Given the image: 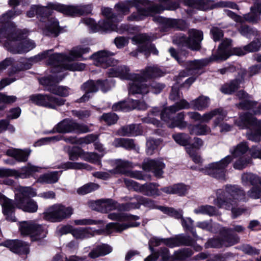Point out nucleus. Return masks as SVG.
Segmentation results:
<instances>
[{
    "instance_id": "nucleus-1",
    "label": "nucleus",
    "mask_w": 261,
    "mask_h": 261,
    "mask_svg": "<svg viewBox=\"0 0 261 261\" xmlns=\"http://www.w3.org/2000/svg\"><path fill=\"white\" fill-rule=\"evenodd\" d=\"M90 50L88 47L76 46L73 47L67 56L64 54H52L53 49L46 50L28 59L22 60L19 66H17V70L30 69L33 63L48 58L46 63L50 66L51 72L53 73H60L66 70L81 71L85 69V65L82 63H71V61L82 57Z\"/></svg>"
},
{
    "instance_id": "nucleus-2",
    "label": "nucleus",
    "mask_w": 261,
    "mask_h": 261,
    "mask_svg": "<svg viewBox=\"0 0 261 261\" xmlns=\"http://www.w3.org/2000/svg\"><path fill=\"white\" fill-rule=\"evenodd\" d=\"M248 145L246 142H242L237 146L229 149L231 155H228L219 162L210 164L201 171L205 174L221 180L226 179V168L234 158H238L233 164V168L237 170H242L251 163V158L245 155L248 150Z\"/></svg>"
},
{
    "instance_id": "nucleus-3",
    "label": "nucleus",
    "mask_w": 261,
    "mask_h": 261,
    "mask_svg": "<svg viewBox=\"0 0 261 261\" xmlns=\"http://www.w3.org/2000/svg\"><path fill=\"white\" fill-rule=\"evenodd\" d=\"M115 62L110 63L107 70V74L109 77H119L121 79L127 80L130 82L128 84L129 94L134 95L136 93H146L148 88L144 85L140 86L138 84L137 79H145L146 78L160 75L161 71L156 68H145L138 73H129V69L125 66L119 65L117 60Z\"/></svg>"
},
{
    "instance_id": "nucleus-4",
    "label": "nucleus",
    "mask_w": 261,
    "mask_h": 261,
    "mask_svg": "<svg viewBox=\"0 0 261 261\" xmlns=\"http://www.w3.org/2000/svg\"><path fill=\"white\" fill-rule=\"evenodd\" d=\"M15 194V202L4 197L2 199V211L7 220L15 222L14 216L15 206L28 213L37 212L38 206L37 202L31 197L36 195L35 191L30 187H19Z\"/></svg>"
},
{
    "instance_id": "nucleus-5",
    "label": "nucleus",
    "mask_w": 261,
    "mask_h": 261,
    "mask_svg": "<svg viewBox=\"0 0 261 261\" xmlns=\"http://www.w3.org/2000/svg\"><path fill=\"white\" fill-rule=\"evenodd\" d=\"M109 218L121 222H127V223H110L103 229H95L92 227L79 228L74 229L72 236L76 239L84 240L91 238L95 234H101L103 233L108 234L114 232H120L129 227H137L140 225L137 222H132L139 219L137 216L128 214L111 213L108 215Z\"/></svg>"
},
{
    "instance_id": "nucleus-6",
    "label": "nucleus",
    "mask_w": 261,
    "mask_h": 261,
    "mask_svg": "<svg viewBox=\"0 0 261 261\" xmlns=\"http://www.w3.org/2000/svg\"><path fill=\"white\" fill-rule=\"evenodd\" d=\"M224 189H218L216 191L217 198L214 203L219 208L231 211V217L236 219L245 213L247 209L236 207L238 203L246 202L248 198L244 190L236 185H226Z\"/></svg>"
},
{
    "instance_id": "nucleus-7",
    "label": "nucleus",
    "mask_w": 261,
    "mask_h": 261,
    "mask_svg": "<svg viewBox=\"0 0 261 261\" xmlns=\"http://www.w3.org/2000/svg\"><path fill=\"white\" fill-rule=\"evenodd\" d=\"M101 13L106 19L100 20L96 23L91 18H86L83 22L88 26L93 32L116 31L122 34L124 31H129V27L126 24H121L118 27L117 23L122 20V16L116 15L112 12L111 8L103 7L101 8Z\"/></svg>"
},
{
    "instance_id": "nucleus-8",
    "label": "nucleus",
    "mask_w": 261,
    "mask_h": 261,
    "mask_svg": "<svg viewBox=\"0 0 261 261\" xmlns=\"http://www.w3.org/2000/svg\"><path fill=\"white\" fill-rule=\"evenodd\" d=\"M29 32L27 29H17L14 28L7 35L4 40L5 46L13 54L26 53L36 46L35 43L28 38Z\"/></svg>"
},
{
    "instance_id": "nucleus-9",
    "label": "nucleus",
    "mask_w": 261,
    "mask_h": 261,
    "mask_svg": "<svg viewBox=\"0 0 261 261\" xmlns=\"http://www.w3.org/2000/svg\"><path fill=\"white\" fill-rule=\"evenodd\" d=\"M160 3L159 5H153L147 8H142L145 0H138V7H135L136 12L133 13L127 17L128 21H138L142 20L146 16L160 13L164 10L174 11L179 7L178 2H173L172 0H158Z\"/></svg>"
},
{
    "instance_id": "nucleus-10",
    "label": "nucleus",
    "mask_w": 261,
    "mask_h": 261,
    "mask_svg": "<svg viewBox=\"0 0 261 261\" xmlns=\"http://www.w3.org/2000/svg\"><path fill=\"white\" fill-rule=\"evenodd\" d=\"M50 4L57 3H50L46 7L33 5L27 12V15L28 17L31 18L36 15L42 22H45L47 19L48 22L43 30V33L46 36L57 37L60 33L59 22L54 18H49L53 12L52 10H55L49 6Z\"/></svg>"
},
{
    "instance_id": "nucleus-11",
    "label": "nucleus",
    "mask_w": 261,
    "mask_h": 261,
    "mask_svg": "<svg viewBox=\"0 0 261 261\" xmlns=\"http://www.w3.org/2000/svg\"><path fill=\"white\" fill-rule=\"evenodd\" d=\"M261 46V41L256 39L252 41L243 48H232L230 39H225L221 42L218 48L217 59L226 60L230 56H242L250 52L256 51Z\"/></svg>"
},
{
    "instance_id": "nucleus-12",
    "label": "nucleus",
    "mask_w": 261,
    "mask_h": 261,
    "mask_svg": "<svg viewBox=\"0 0 261 261\" xmlns=\"http://www.w3.org/2000/svg\"><path fill=\"white\" fill-rule=\"evenodd\" d=\"M235 124L240 129H247L246 137L248 139L258 142L261 137V120H258L251 114L244 113L240 116Z\"/></svg>"
},
{
    "instance_id": "nucleus-13",
    "label": "nucleus",
    "mask_w": 261,
    "mask_h": 261,
    "mask_svg": "<svg viewBox=\"0 0 261 261\" xmlns=\"http://www.w3.org/2000/svg\"><path fill=\"white\" fill-rule=\"evenodd\" d=\"M171 55L182 66L185 67L187 70L191 72L192 73H197L198 70L201 69L212 61H223V59H217L218 50L215 54H213L210 58H204L200 60L186 61L179 57L176 50L171 47L169 50Z\"/></svg>"
},
{
    "instance_id": "nucleus-14",
    "label": "nucleus",
    "mask_w": 261,
    "mask_h": 261,
    "mask_svg": "<svg viewBox=\"0 0 261 261\" xmlns=\"http://www.w3.org/2000/svg\"><path fill=\"white\" fill-rule=\"evenodd\" d=\"M188 37L181 34L175 36L173 40L174 43L179 47H186L193 50L200 49V43L203 39L202 32L191 29L188 31Z\"/></svg>"
},
{
    "instance_id": "nucleus-15",
    "label": "nucleus",
    "mask_w": 261,
    "mask_h": 261,
    "mask_svg": "<svg viewBox=\"0 0 261 261\" xmlns=\"http://www.w3.org/2000/svg\"><path fill=\"white\" fill-rule=\"evenodd\" d=\"M72 214L73 209L71 207L57 203L48 207L43 213V215L46 220L59 222L69 218Z\"/></svg>"
},
{
    "instance_id": "nucleus-16",
    "label": "nucleus",
    "mask_w": 261,
    "mask_h": 261,
    "mask_svg": "<svg viewBox=\"0 0 261 261\" xmlns=\"http://www.w3.org/2000/svg\"><path fill=\"white\" fill-rule=\"evenodd\" d=\"M90 131V128L88 125L83 123H77L72 119L66 118L54 126L52 132L63 134H84Z\"/></svg>"
},
{
    "instance_id": "nucleus-17",
    "label": "nucleus",
    "mask_w": 261,
    "mask_h": 261,
    "mask_svg": "<svg viewBox=\"0 0 261 261\" xmlns=\"http://www.w3.org/2000/svg\"><path fill=\"white\" fill-rule=\"evenodd\" d=\"M66 76L65 74H60L59 75H50L40 79L41 85L46 86V90L56 95L62 97H66L70 94V88L66 86H59L56 85L61 81Z\"/></svg>"
},
{
    "instance_id": "nucleus-18",
    "label": "nucleus",
    "mask_w": 261,
    "mask_h": 261,
    "mask_svg": "<svg viewBox=\"0 0 261 261\" xmlns=\"http://www.w3.org/2000/svg\"><path fill=\"white\" fill-rule=\"evenodd\" d=\"M210 104V98L207 96L201 95L191 101L190 102H189L186 99H182L173 105L170 109L174 112L182 109H189L190 108L201 111L208 108Z\"/></svg>"
},
{
    "instance_id": "nucleus-19",
    "label": "nucleus",
    "mask_w": 261,
    "mask_h": 261,
    "mask_svg": "<svg viewBox=\"0 0 261 261\" xmlns=\"http://www.w3.org/2000/svg\"><path fill=\"white\" fill-rule=\"evenodd\" d=\"M19 230L24 236L29 235L34 240H39L46 236L45 226L34 221H23L20 223Z\"/></svg>"
},
{
    "instance_id": "nucleus-20",
    "label": "nucleus",
    "mask_w": 261,
    "mask_h": 261,
    "mask_svg": "<svg viewBox=\"0 0 261 261\" xmlns=\"http://www.w3.org/2000/svg\"><path fill=\"white\" fill-rule=\"evenodd\" d=\"M21 10L15 9L7 11L0 17V42H4L7 34L14 28L11 20L21 13Z\"/></svg>"
},
{
    "instance_id": "nucleus-21",
    "label": "nucleus",
    "mask_w": 261,
    "mask_h": 261,
    "mask_svg": "<svg viewBox=\"0 0 261 261\" xmlns=\"http://www.w3.org/2000/svg\"><path fill=\"white\" fill-rule=\"evenodd\" d=\"M172 106L168 107L161 115V119L166 122L168 127L170 128L178 127L183 129L186 127L188 128L189 124L185 121V113L180 112L175 117H172V114L176 112L170 109Z\"/></svg>"
},
{
    "instance_id": "nucleus-22",
    "label": "nucleus",
    "mask_w": 261,
    "mask_h": 261,
    "mask_svg": "<svg viewBox=\"0 0 261 261\" xmlns=\"http://www.w3.org/2000/svg\"><path fill=\"white\" fill-rule=\"evenodd\" d=\"M110 88L108 80L88 81L81 86V89L85 91V94L79 99V102L87 101L91 96L90 94L97 92L99 89L103 92H106Z\"/></svg>"
},
{
    "instance_id": "nucleus-23",
    "label": "nucleus",
    "mask_w": 261,
    "mask_h": 261,
    "mask_svg": "<svg viewBox=\"0 0 261 261\" xmlns=\"http://www.w3.org/2000/svg\"><path fill=\"white\" fill-rule=\"evenodd\" d=\"M30 100L36 105L54 109L57 106L63 105L66 101L62 98L42 94H33L30 96Z\"/></svg>"
},
{
    "instance_id": "nucleus-24",
    "label": "nucleus",
    "mask_w": 261,
    "mask_h": 261,
    "mask_svg": "<svg viewBox=\"0 0 261 261\" xmlns=\"http://www.w3.org/2000/svg\"><path fill=\"white\" fill-rule=\"evenodd\" d=\"M132 40L134 44L138 45V51L143 53L146 57L150 53L158 55L159 51L154 44L151 43V38L146 34H140L134 36Z\"/></svg>"
},
{
    "instance_id": "nucleus-25",
    "label": "nucleus",
    "mask_w": 261,
    "mask_h": 261,
    "mask_svg": "<svg viewBox=\"0 0 261 261\" xmlns=\"http://www.w3.org/2000/svg\"><path fill=\"white\" fill-rule=\"evenodd\" d=\"M160 209L164 213L170 216L174 217L176 219L181 218V225L184 229L191 232L196 240L199 239V237L196 233V230L194 228V221L189 217L183 218L182 211H177L174 210L173 208L165 206H161Z\"/></svg>"
},
{
    "instance_id": "nucleus-26",
    "label": "nucleus",
    "mask_w": 261,
    "mask_h": 261,
    "mask_svg": "<svg viewBox=\"0 0 261 261\" xmlns=\"http://www.w3.org/2000/svg\"><path fill=\"white\" fill-rule=\"evenodd\" d=\"M49 6L55 10L67 15H83L90 13L92 11L91 5L66 6L60 4H50Z\"/></svg>"
},
{
    "instance_id": "nucleus-27",
    "label": "nucleus",
    "mask_w": 261,
    "mask_h": 261,
    "mask_svg": "<svg viewBox=\"0 0 261 261\" xmlns=\"http://www.w3.org/2000/svg\"><path fill=\"white\" fill-rule=\"evenodd\" d=\"M126 200L130 202L122 205L121 208L126 211L133 209L139 208L141 205L149 208H158L161 206L157 207L154 201L142 196L136 195L134 197H127Z\"/></svg>"
},
{
    "instance_id": "nucleus-28",
    "label": "nucleus",
    "mask_w": 261,
    "mask_h": 261,
    "mask_svg": "<svg viewBox=\"0 0 261 261\" xmlns=\"http://www.w3.org/2000/svg\"><path fill=\"white\" fill-rule=\"evenodd\" d=\"M142 167L145 171L152 172L156 177L162 178L165 164L161 159L155 160L146 159L143 162Z\"/></svg>"
},
{
    "instance_id": "nucleus-29",
    "label": "nucleus",
    "mask_w": 261,
    "mask_h": 261,
    "mask_svg": "<svg viewBox=\"0 0 261 261\" xmlns=\"http://www.w3.org/2000/svg\"><path fill=\"white\" fill-rule=\"evenodd\" d=\"M114 55V53L103 50L93 54L90 58L93 60L94 64L96 66L107 68L110 63L115 62V60L111 57Z\"/></svg>"
},
{
    "instance_id": "nucleus-30",
    "label": "nucleus",
    "mask_w": 261,
    "mask_h": 261,
    "mask_svg": "<svg viewBox=\"0 0 261 261\" xmlns=\"http://www.w3.org/2000/svg\"><path fill=\"white\" fill-rule=\"evenodd\" d=\"M149 67L156 68L157 69H158L161 71V72L160 73V75L150 77H148V78H146V79H143H143H141V80L137 79V83H138V84L139 85V86L141 85H145L148 88V91L146 93H136L135 94H139L144 95V94H146L148 93L149 92H151L154 94H159L165 88V85L162 83H158L156 82H153L151 83L150 86H148L146 84L144 83L145 81H146L148 80H149V79H151L152 78L162 76L165 74V73L160 68H159L157 66H147L146 68H149Z\"/></svg>"
},
{
    "instance_id": "nucleus-31",
    "label": "nucleus",
    "mask_w": 261,
    "mask_h": 261,
    "mask_svg": "<svg viewBox=\"0 0 261 261\" xmlns=\"http://www.w3.org/2000/svg\"><path fill=\"white\" fill-rule=\"evenodd\" d=\"M163 243L170 248H174L182 245L191 246L193 245L194 241L191 237L179 234L173 237L164 239Z\"/></svg>"
},
{
    "instance_id": "nucleus-32",
    "label": "nucleus",
    "mask_w": 261,
    "mask_h": 261,
    "mask_svg": "<svg viewBox=\"0 0 261 261\" xmlns=\"http://www.w3.org/2000/svg\"><path fill=\"white\" fill-rule=\"evenodd\" d=\"M0 246L9 248L11 251L19 255L27 254L29 252L28 244L19 240H7L0 243Z\"/></svg>"
},
{
    "instance_id": "nucleus-33",
    "label": "nucleus",
    "mask_w": 261,
    "mask_h": 261,
    "mask_svg": "<svg viewBox=\"0 0 261 261\" xmlns=\"http://www.w3.org/2000/svg\"><path fill=\"white\" fill-rule=\"evenodd\" d=\"M227 114V112L222 108L215 109L201 115V122L207 123L214 117L217 116V118L214 120V124L216 126L224 119Z\"/></svg>"
},
{
    "instance_id": "nucleus-34",
    "label": "nucleus",
    "mask_w": 261,
    "mask_h": 261,
    "mask_svg": "<svg viewBox=\"0 0 261 261\" xmlns=\"http://www.w3.org/2000/svg\"><path fill=\"white\" fill-rule=\"evenodd\" d=\"M95 204L97 207L95 208V210L102 213H107L116 208L120 211H124L121 208L123 204H119L117 202L110 199L98 200L95 201Z\"/></svg>"
},
{
    "instance_id": "nucleus-35",
    "label": "nucleus",
    "mask_w": 261,
    "mask_h": 261,
    "mask_svg": "<svg viewBox=\"0 0 261 261\" xmlns=\"http://www.w3.org/2000/svg\"><path fill=\"white\" fill-rule=\"evenodd\" d=\"M254 5L250 8V12L243 15V22L255 23H257L260 19L259 4H261V0H253Z\"/></svg>"
},
{
    "instance_id": "nucleus-36",
    "label": "nucleus",
    "mask_w": 261,
    "mask_h": 261,
    "mask_svg": "<svg viewBox=\"0 0 261 261\" xmlns=\"http://www.w3.org/2000/svg\"><path fill=\"white\" fill-rule=\"evenodd\" d=\"M190 8L200 10H206L214 8L212 0H179Z\"/></svg>"
},
{
    "instance_id": "nucleus-37",
    "label": "nucleus",
    "mask_w": 261,
    "mask_h": 261,
    "mask_svg": "<svg viewBox=\"0 0 261 261\" xmlns=\"http://www.w3.org/2000/svg\"><path fill=\"white\" fill-rule=\"evenodd\" d=\"M153 19L154 21L164 23L168 28L184 30L187 27L186 21L182 19L166 18L160 16L155 17Z\"/></svg>"
},
{
    "instance_id": "nucleus-38",
    "label": "nucleus",
    "mask_w": 261,
    "mask_h": 261,
    "mask_svg": "<svg viewBox=\"0 0 261 261\" xmlns=\"http://www.w3.org/2000/svg\"><path fill=\"white\" fill-rule=\"evenodd\" d=\"M111 164L112 166L115 167L114 169L110 170V172L113 173L114 175L125 174L126 169L133 167V164L132 162L121 159L112 160Z\"/></svg>"
},
{
    "instance_id": "nucleus-39",
    "label": "nucleus",
    "mask_w": 261,
    "mask_h": 261,
    "mask_svg": "<svg viewBox=\"0 0 261 261\" xmlns=\"http://www.w3.org/2000/svg\"><path fill=\"white\" fill-rule=\"evenodd\" d=\"M239 238L238 236H233L231 238H228L227 244H224L223 241L218 238H213L209 239L207 242L205 244L204 247L205 248H220L223 245L226 246H232L239 242Z\"/></svg>"
},
{
    "instance_id": "nucleus-40",
    "label": "nucleus",
    "mask_w": 261,
    "mask_h": 261,
    "mask_svg": "<svg viewBox=\"0 0 261 261\" xmlns=\"http://www.w3.org/2000/svg\"><path fill=\"white\" fill-rule=\"evenodd\" d=\"M31 152V150L29 149L21 150L11 148L7 150L6 154L8 156L14 158L18 162H26L28 161Z\"/></svg>"
},
{
    "instance_id": "nucleus-41",
    "label": "nucleus",
    "mask_w": 261,
    "mask_h": 261,
    "mask_svg": "<svg viewBox=\"0 0 261 261\" xmlns=\"http://www.w3.org/2000/svg\"><path fill=\"white\" fill-rule=\"evenodd\" d=\"M138 0H125L121 1L115 6L116 10L122 15H125L130 12L131 8L138 7Z\"/></svg>"
},
{
    "instance_id": "nucleus-42",
    "label": "nucleus",
    "mask_w": 261,
    "mask_h": 261,
    "mask_svg": "<svg viewBox=\"0 0 261 261\" xmlns=\"http://www.w3.org/2000/svg\"><path fill=\"white\" fill-rule=\"evenodd\" d=\"M62 173V171H53L42 174L38 179V181L41 184H54L59 180Z\"/></svg>"
},
{
    "instance_id": "nucleus-43",
    "label": "nucleus",
    "mask_w": 261,
    "mask_h": 261,
    "mask_svg": "<svg viewBox=\"0 0 261 261\" xmlns=\"http://www.w3.org/2000/svg\"><path fill=\"white\" fill-rule=\"evenodd\" d=\"M188 130L192 135H206L211 132V128L206 124L199 123L197 124H189Z\"/></svg>"
},
{
    "instance_id": "nucleus-44",
    "label": "nucleus",
    "mask_w": 261,
    "mask_h": 261,
    "mask_svg": "<svg viewBox=\"0 0 261 261\" xmlns=\"http://www.w3.org/2000/svg\"><path fill=\"white\" fill-rule=\"evenodd\" d=\"M242 183L244 186L251 185L253 186L259 184L261 186V177L250 172L242 174L241 177Z\"/></svg>"
},
{
    "instance_id": "nucleus-45",
    "label": "nucleus",
    "mask_w": 261,
    "mask_h": 261,
    "mask_svg": "<svg viewBox=\"0 0 261 261\" xmlns=\"http://www.w3.org/2000/svg\"><path fill=\"white\" fill-rule=\"evenodd\" d=\"M159 185L156 183L149 182L143 184V194L147 196H158L161 195L159 189Z\"/></svg>"
},
{
    "instance_id": "nucleus-46",
    "label": "nucleus",
    "mask_w": 261,
    "mask_h": 261,
    "mask_svg": "<svg viewBox=\"0 0 261 261\" xmlns=\"http://www.w3.org/2000/svg\"><path fill=\"white\" fill-rule=\"evenodd\" d=\"M160 256L162 257V261L168 260L170 257L169 249L166 247H161L157 252H154L147 256L144 261H155Z\"/></svg>"
},
{
    "instance_id": "nucleus-47",
    "label": "nucleus",
    "mask_w": 261,
    "mask_h": 261,
    "mask_svg": "<svg viewBox=\"0 0 261 261\" xmlns=\"http://www.w3.org/2000/svg\"><path fill=\"white\" fill-rule=\"evenodd\" d=\"M112 251V248L106 244H102L97 246L89 253V256L92 258H95L100 256L106 255Z\"/></svg>"
},
{
    "instance_id": "nucleus-48",
    "label": "nucleus",
    "mask_w": 261,
    "mask_h": 261,
    "mask_svg": "<svg viewBox=\"0 0 261 261\" xmlns=\"http://www.w3.org/2000/svg\"><path fill=\"white\" fill-rule=\"evenodd\" d=\"M241 82L242 80L239 79L233 80L223 85L221 91L223 93L231 94L239 88Z\"/></svg>"
},
{
    "instance_id": "nucleus-49",
    "label": "nucleus",
    "mask_w": 261,
    "mask_h": 261,
    "mask_svg": "<svg viewBox=\"0 0 261 261\" xmlns=\"http://www.w3.org/2000/svg\"><path fill=\"white\" fill-rule=\"evenodd\" d=\"M58 169H63L65 170L68 169H85L88 170H91L92 167L87 164L83 163H75L67 162L62 163L60 166L57 167Z\"/></svg>"
},
{
    "instance_id": "nucleus-50",
    "label": "nucleus",
    "mask_w": 261,
    "mask_h": 261,
    "mask_svg": "<svg viewBox=\"0 0 261 261\" xmlns=\"http://www.w3.org/2000/svg\"><path fill=\"white\" fill-rule=\"evenodd\" d=\"M120 135L125 136H136L140 134L139 126L130 124L122 127L118 131Z\"/></svg>"
},
{
    "instance_id": "nucleus-51",
    "label": "nucleus",
    "mask_w": 261,
    "mask_h": 261,
    "mask_svg": "<svg viewBox=\"0 0 261 261\" xmlns=\"http://www.w3.org/2000/svg\"><path fill=\"white\" fill-rule=\"evenodd\" d=\"M113 145L116 147H122L126 149H135L134 140L130 139L116 138L113 142Z\"/></svg>"
},
{
    "instance_id": "nucleus-52",
    "label": "nucleus",
    "mask_w": 261,
    "mask_h": 261,
    "mask_svg": "<svg viewBox=\"0 0 261 261\" xmlns=\"http://www.w3.org/2000/svg\"><path fill=\"white\" fill-rule=\"evenodd\" d=\"M41 168L39 167L28 164L26 166L23 167L18 173L17 176L21 178H25L31 176L33 173L38 172Z\"/></svg>"
},
{
    "instance_id": "nucleus-53",
    "label": "nucleus",
    "mask_w": 261,
    "mask_h": 261,
    "mask_svg": "<svg viewBox=\"0 0 261 261\" xmlns=\"http://www.w3.org/2000/svg\"><path fill=\"white\" fill-rule=\"evenodd\" d=\"M196 214L207 215L213 216L217 215L218 211L217 208L210 205H201L194 210Z\"/></svg>"
},
{
    "instance_id": "nucleus-54",
    "label": "nucleus",
    "mask_w": 261,
    "mask_h": 261,
    "mask_svg": "<svg viewBox=\"0 0 261 261\" xmlns=\"http://www.w3.org/2000/svg\"><path fill=\"white\" fill-rule=\"evenodd\" d=\"M102 156V155H98L95 152H86L84 151L82 159L92 164L101 166V159Z\"/></svg>"
},
{
    "instance_id": "nucleus-55",
    "label": "nucleus",
    "mask_w": 261,
    "mask_h": 261,
    "mask_svg": "<svg viewBox=\"0 0 261 261\" xmlns=\"http://www.w3.org/2000/svg\"><path fill=\"white\" fill-rule=\"evenodd\" d=\"M193 254L192 250L190 248L180 249L174 252L171 258L173 260H183L190 257Z\"/></svg>"
},
{
    "instance_id": "nucleus-56",
    "label": "nucleus",
    "mask_w": 261,
    "mask_h": 261,
    "mask_svg": "<svg viewBox=\"0 0 261 261\" xmlns=\"http://www.w3.org/2000/svg\"><path fill=\"white\" fill-rule=\"evenodd\" d=\"M174 141L181 146H186L190 144L191 137L187 134L177 133L172 135Z\"/></svg>"
},
{
    "instance_id": "nucleus-57",
    "label": "nucleus",
    "mask_w": 261,
    "mask_h": 261,
    "mask_svg": "<svg viewBox=\"0 0 261 261\" xmlns=\"http://www.w3.org/2000/svg\"><path fill=\"white\" fill-rule=\"evenodd\" d=\"M161 143L160 139H154L149 138L146 142V152L148 155H152L154 151L158 149Z\"/></svg>"
},
{
    "instance_id": "nucleus-58",
    "label": "nucleus",
    "mask_w": 261,
    "mask_h": 261,
    "mask_svg": "<svg viewBox=\"0 0 261 261\" xmlns=\"http://www.w3.org/2000/svg\"><path fill=\"white\" fill-rule=\"evenodd\" d=\"M99 187L97 184L90 182L79 188L77 190V193L81 195L87 194L98 189Z\"/></svg>"
},
{
    "instance_id": "nucleus-59",
    "label": "nucleus",
    "mask_w": 261,
    "mask_h": 261,
    "mask_svg": "<svg viewBox=\"0 0 261 261\" xmlns=\"http://www.w3.org/2000/svg\"><path fill=\"white\" fill-rule=\"evenodd\" d=\"M124 182L129 190H133L136 192L143 193V185H141L133 180L127 178L124 179Z\"/></svg>"
},
{
    "instance_id": "nucleus-60",
    "label": "nucleus",
    "mask_w": 261,
    "mask_h": 261,
    "mask_svg": "<svg viewBox=\"0 0 261 261\" xmlns=\"http://www.w3.org/2000/svg\"><path fill=\"white\" fill-rule=\"evenodd\" d=\"M132 99H128L127 101H121L115 103L112 106V109L115 111H128L131 110L130 101Z\"/></svg>"
},
{
    "instance_id": "nucleus-61",
    "label": "nucleus",
    "mask_w": 261,
    "mask_h": 261,
    "mask_svg": "<svg viewBox=\"0 0 261 261\" xmlns=\"http://www.w3.org/2000/svg\"><path fill=\"white\" fill-rule=\"evenodd\" d=\"M239 32L242 35L247 38L256 36L258 34L257 31L255 29L248 25H242L239 29Z\"/></svg>"
},
{
    "instance_id": "nucleus-62",
    "label": "nucleus",
    "mask_w": 261,
    "mask_h": 261,
    "mask_svg": "<svg viewBox=\"0 0 261 261\" xmlns=\"http://www.w3.org/2000/svg\"><path fill=\"white\" fill-rule=\"evenodd\" d=\"M251 98H247L242 100L237 105V107L242 110H253L257 106V102L252 100Z\"/></svg>"
},
{
    "instance_id": "nucleus-63",
    "label": "nucleus",
    "mask_w": 261,
    "mask_h": 261,
    "mask_svg": "<svg viewBox=\"0 0 261 261\" xmlns=\"http://www.w3.org/2000/svg\"><path fill=\"white\" fill-rule=\"evenodd\" d=\"M84 150L78 147H73L68 152L69 159L72 161L77 160L79 158L82 159Z\"/></svg>"
},
{
    "instance_id": "nucleus-64",
    "label": "nucleus",
    "mask_w": 261,
    "mask_h": 261,
    "mask_svg": "<svg viewBox=\"0 0 261 261\" xmlns=\"http://www.w3.org/2000/svg\"><path fill=\"white\" fill-rule=\"evenodd\" d=\"M118 119L117 115L113 113H105L101 117V120H103L109 125L115 124Z\"/></svg>"
}]
</instances>
